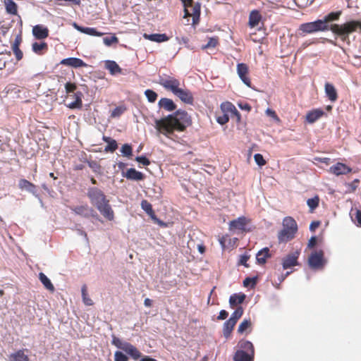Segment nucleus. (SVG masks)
<instances>
[{
	"label": "nucleus",
	"instance_id": "nucleus-1",
	"mask_svg": "<svg viewBox=\"0 0 361 361\" xmlns=\"http://www.w3.org/2000/svg\"><path fill=\"white\" fill-rule=\"evenodd\" d=\"M341 11L331 12L324 16L321 20L328 27V30H331L336 37L346 44H350V35L360 30L361 31V23L358 21H349L342 25L332 24L331 23L339 19Z\"/></svg>",
	"mask_w": 361,
	"mask_h": 361
},
{
	"label": "nucleus",
	"instance_id": "nucleus-41",
	"mask_svg": "<svg viewBox=\"0 0 361 361\" xmlns=\"http://www.w3.org/2000/svg\"><path fill=\"white\" fill-rule=\"evenodd\" d=\"M251 326V322L249 319H244L238 326V332L243 334Z\"/></svg>",
	"mask_w": 361,
	"mask_h": 361
},
{
	"label": "nucleus",
	"instance_id": "nucleus-13",
	"mask_svg": "<svg viewBox=\"0 0 361 361\" xmlns=\"http://www.w3.org/2000/svg\"><path fill=\"white\" fill-rule=\"evenodd\" d=\"M173 94L178 97L182 102L186 104H190L193 102V97L191 92L187 89H183L179 87Z\"/></svg>",
	"mask_w": 361,
	"mask_h": 361
},
{
	"label": "nucleus",
	"instance_id": "nucleus-2",
	"mask_svg": "<svg viewBox=\"0 0 361 361\" xmlns=\"http://www.w3.org/2000/svg\"><path fill=\"white\" fill-rule=\"evenodd\" d=\"M190 117L188 113L183 110H177L173 114L161 119L155 120L156 128L162 133L169 135L174 130L183 131L190 125Z\"/></svg>",
	"mask_w": 361,
	"mask_h": 361
},
{
	"label": "nucleus",
	"instance_id": "nucleus-19",
	"mask_svg": "<svg viewBox=\"0 0 361 361\" xmlns=\"http://www.w3.org/2000/svg\"><path fill=\"white\" fill-rule=\"evenodd\" d=\"M123 351L130 355L133 360H137L141 358V353L136 347L133 345L131 343H128L127 345L124 348Z\"/></svg>",
	"mask_w": 361,
	"mask_h": 361
},
{
	"label": "nucleus",
	"instance_id": "nucleus-20",
	"mask_svg": "<svg viewBox=\"0 0 361 361\" xmlns=\"http://www.w3.org/2000/svg\"><path fill=\"white\" fill-rule=\"evenodd\" d=\"M158 105L160 108H163L168 111H173L176 109V105L173 100L168 98H161L159 101Z\"/></svg>",
	"mask_w": 361,
	"mask_h": 361
},
{
	"label": "nucleus",
	"instance_id": "nucleus-10",
	"mask_svg": "<svg viewBox=\"0 0 361 361\" xmlns=\"http://www.w3.org/2000/svg\"><path fill=\"white\" fill-rule=\"evenodd\" d=\"M237 73L245 85L247 87L251 86L250 80L247 77V74L248 73V67L245 63H240L237 65Z\"/></svg>",
	"mask_w": 361,
	"mask_h": 361
},
{
	"label": "nucleus",
	"instance_id": "nucleus-16",
	"mask_svg": "<svg viewBox=\"0 0 361 361\" xmlns=\"http://www.w3.org/2000/svg\"><path fill=\"white\" fill-rule=\"evenodd\" d=\"M247 224V219L244 216L238 217V219L231 221L229 223L230 230H245V227Z\"/></svg>",
	"mask_w": 361,
	"mask_h": 361
},
{
	"label": "nucleus",
	"instance_id": "nucleus-3",
	"mask_svg": "<svg viewBox=\"0 0 361 361\" xmlns=\"http://www.w3.org/2000/svg\"><path fill=\"white\" fill-rule=\"evenodd\" d=\"M87 196L90 199L92 204L96 206L105 218L109 220L114 219V212L102 190L97 188H90L88 190Z\"/></svg>",
	"mask_w": 361,
	"mask_h": 361
},
{
	"label": "nucleus",
	"instance_id": "nucleus-48",
	"mask_svg": "<svg viewBox=\"0 0 361 361\" xmlns=\"http://www.w3.org/2000/svg\"><path fill=\"white\" fill-rule=\"evenodd\" d=\"M83 33L92 36H101L102 35V33L99 32L95 28L93 27H85Z\"/></svg>",
	"mask_w": 361,
	"mask_h": 361
},
{
	"label": "nucleus",
	"instance_id": "nucleus-6",
	"mask_svg": "<svg viewBox=\"0 0 361 361\" xmlns=\"http://www.w3.org/2000/svg\"><path fill=\"white\" fill-rule=\"evenodd\" d=\"M159 83L166 90H170L172 93L175 92L180 86V81L174 77L170 75L159 76Z\"/></svg>",
	"mask_w": 361,
	"mask_h": 361
},
{
	"label": "nucleus",
	"instance_id": "nucleus-7",
	"mask_svg": "<svg viewBox=\"0 0 361 361\" xmlns=\"http://www.w3.org/2000/svg\"><path fill=\"white\" fill-rule=\"evenodd\" d=\"M325 264L324 252L322 250L314 251L311 253L308 258V265L313 269L322 268Z\"/></svg>",
	"mask_w": 361,
	"mask_h": 361
},
{
	"label": "nucleus",
	"instance_id": "nucleus-45",
	"mask_svg": "<svg viewBox=\"0 0 361 361\" xmlns=\"http://www.w3.org/2000/svg\"><path fill=\"white\" fill-rule=\"evenodd\" d=\"M121 152L122 153L123 156L125 157H130L132 155V147L128 144H124L121 149Z\"/></svg>",
	"mask_w": 361,
	"mask_h": 361
},
{
	"label": "nucleus",
	"instance_id": "nucleus-39",
	"mask_svg": "<svg viewBox=\"0 0 361 361\" xmlns=\"http://www.w3.org/2000/svg\"><path fill=\"white\" fill-rule=\"evenodd\" d=\"M112 344L114 345L118 348L123 350L126 348V345H127L128 342L123 341L120 338L114 336L112 339Z\"/></svg>",
	"mask_w": 361,
	"mask_h": 361
},
{
	"label": "nucleus",
	"instance_id": "nucleus-29",
	"mask_svg": "<svg viewBox=\"0 0 361 361\" xmlns=\"http://www.w3.org/2000/svg\"><path fill=\"white\" fill-rule=\"evenodd\" d=\"M245 295L244 293L233 294L230 296L229 304L231 307H233L238 304H241L245 299Z\"/></svg>",
	"mask_w": 361,
	"mask_h": 361
},
{
	"label": "nucleus",
	"instance_id": "nucleus-54",
	"mask_svg": "<svg viewBox=\"0 0 361 361\" xmlns=\"http://www.w3.org/2000/svg\"><path fill=\"white\" fill-rule=\"evenodd\" d=\"M88 166L96 173L100 171V166L95 161H89Z\"/></svg>",
	"mask_w": 361,
	"mask_h": 361
},
{
	"label": "nucleus",
	"instance_id": "nucleus-4",
	"mask_svg": "<svg viewBox=\"0 0 361 361\" xmlns=\"http://www.w3.org/2000/svg\"><path fill=\"white\" fill-rule=\"evenodd\" d=\"M298 231V225L295 219L290 216L283 220V229L278 234L279 243L287 242L295 237Z\"/></svg>",
	"mask_w": 361,
	"mask_h": 361
},
{
	"label": "nucleus",
	"instance_id": "nucleus-56",
	"mask_svg": "<svg viewBox=\"0 0 361 361\" xmlns=\"http://www.w3.org/2000/svg\"><path fill=\"white\" fill-rule=\"evenodd\" d=\"M65 88L67 93H71L75 91L76 86L71 82H67L65 85Z\"/></svg>",
	"mask_w": 361,
	"mask_h": 361
},
{
	"label": "nucleus",
	"instance_id": "nucleus-27",
	"mask_svg": "<svg viewBox=\"0 0 361 361\" xmlns=\"http://www.w3.org/2000/svg\"><path fill=\"white\" fill-rule=\"evenodd\" d=\"M325 93L330 101L335 102L337 99V92L334 86L329 82L325 84Z\"/></svg>",
	"mask_w": 361,
	"mask_h": 361
},
{
	"label": "nucleus",
	"instance_id": "nucleus-9",
	"mask_svg": "<svg viewBox=\"0 0 361 361\" xmlns=\"http://www.w3.org/2000/svg\"><path fill=\"white\" fill-rule=\"evenodd\" d=\"M300 250H296L294 252L288 254L283 259V268L284 269H289L298 264V259L300 255Z\"/></svg>",
	"mask_w": 361,
	"mask_h": 361
},
{
	"label": "nucleus",
	"instance_id": "nucleus-21",
	"mask_svg": "<svg viewBox=\"0 0 361 361\" xmlns=\"http://www.w3.org/2000/svg\"><path fill=\"white\" fill-rule=\"evenodd\" d=\"M18 185L20 189L25 190L35 196H37L36 186L28 180L22 179L19 181Z\"/></svg>",
	"mask_w": 361,
	"mask_h": 361
},
{
	"label": "nucleus",
	"instance_id": "nucleus-34",
	"mask_svg": "<svg viewBox=\"0 0 361 361\" xmlns=\"http://www.w3.org/2000/svg\"><path fill=\"white\" fill-rule=\"evenodd\" d=\"M235 324L233 321L228 319L224 324L223 333L226 338H228L235 326Z\"/></svg>",
	"mask_w": 361,
	"mask_h": 361
},
{
	"label": "nucleus",
	"instance_id": "nucleus-47",
	"mask_svg": "<svg viewBox=\"0 0 361 361\" xmlns=\"http://www.w3.org/2000/svg\"><path fill=\"white\" fill-rule=\"evenodd\" d=\"M118 147L117 142L115 140H112L108 145L106 146L104 151L105 152H114Z\"/></svg>",
	"mask_w": 361,
	"mask_h": 361
},
{
	"label": "nucleus",
	"instance_id": "nucleus-44",
	"mask_svg": "<svg viewBox=\"0 0 361 361\" xmlns=\"http://www.w3.org/2000/svg\"><path fill=\"white\" fill-rule=\"evenodd\" d=\"M118 42V37L115 35L106 37L103 38V42L106 46H111L114 43H117Z\"/></svg>",
	"mask_w": 361,
	"mask_h": 361
},
{
	"label": "nucleus",
	"instance_id": "nucleus-8",
	"mask_svg": "<svg viewBox=\"0 0 361 361\" xmlns=\"http://www.w3.org/2000/svg\"><path fill=\"white\" fill-rule=\"evenodd\" d=\"M200 8V4L198 2L192 3L185 8V16H192L193 24H197L199 22Z\"/></svg>",
	"mask_w": 361,
	"mask_h": 361
},
{
	"label": "nucleus",
	"instance_id": "nucleus-63",
	"mask_svg": "<svg viewBox=\"0 0 361 361\" xmlns=\"http://www.w3.org/2000/svg\"><path fill=\"white\" fill-rule=\"evenodd\" d=\"M319 226V221H312L310 225V230L314 231V230Z\"/></svg>",
	"mask_w": 361,
	"mask_h": 361
},
{
	"label": "nucleus",
	"instance_id": "nucleus-24",
	"mask_svg": "<svg viewBox=\"0 0 361 361\" xmlns=\"http://www.w3.org/2000/svg\"><path fill=\"white\" fill-rule=\"evenodd\" d=\"M261 19L262 16L257 10L252 11L249 16V25L251 27L257 26Z\"/></svg>",
	"mask_w": 361,
	"mask_h": 361
},
{
	"label": "nucleus",
	"instance_id": "nucleus-26",
	"mask_svg": "<svg viewBox=\"0 0 361 361\" xmlns=\"http://www.w3.org/2000/svg\"><path fill=\"white\" fill-rule=\"evenodd\" d=\"M254 355H249L243 350H238L235 353L234 361H253Z\"/></svg>",
	"mask_w": 361,
	"mask_h": 361
},
{
	"label": "nucleus",
	"instance_id": "nucleus-35",
	"mask_svg": "<svg viewBox=\"0 0 361 361\" xmlns=\"http://www.w3.org/2000/svg\"><path fill=\"white\" fill-rule=\"evenodd\" d=\"M240 348L243 350H247L249 355H254L255 350L252 343L250 341H245L240 343Z\"/></svg>",
	"mask_w": 361,
	"mask_h": 361
},
{
	"label": "nucleus",
	"instance_id": "nucleus-61",
	"mask_svg": "<svg viewBox=\"0 0 361 361\" xmlns=\"http://www.w3.org/2000/svg\"><path fill=\"white\" fill-rule=\"evenodd\" d=\"M67 106L69 109H80L81 108V106H80V104H78V102H76L75 101L70 103Z\"/></svg>",
	"mask_w": 361,
	"mask_h": 361
},
{
	"label": "nucleus",
	"instance_id": "nucleus-51",
	"mask_svg": "<svg viewBox=\"0 0 361 361\" xmlns=\"http://www.w3.org/2000/svg\"><path fill=\"white\" fill-rule=\"evenodd\" d=\"M257 277H252V278L247 277L243 281V285L245 287H247L250 284H251L252 286H255V284L257 283Z\"/></svg>",
	"mask_w": 361,
	"mask_h": 361
},
{
	"label": "nucleus",
	"instance_id": "nucleus-18",
	"mask_svg": "<svg viewBox=\"0 0 361 361\" xmlns=\"http://www.w3.org/2000/svg\"><path fill=\"white\" fill-rule=\"evenodd\" d=\"M21 41H22L21 36L18 35V36H16L14 42L12 44V50L16 56L17 61L21 60L23 56V51L19 48Z\"/></svg>",
	"mask_w": 361,
	"mask_h": 361
},
{
	"label": "nucleus",
	"instance_id": "nucleus-43",
	"mask_svg": "<svg viewBox=\"0 0 361 361\" xmlns=\"http://www.w3.org/2000/svg\"><path fill=\"white\" fill-rule=\"evenodd\" d=\"M218 44V38L217 37H210L208 40V42L206 44L202 46V49H207L209 48L215 47Z\"/></svg>",
	"mask_w": 361,
	"mask_h": 361
},
{
	"label": "nucleus",
	"instance_id": "nucleus-37",
	"mask_svg": "<svg viewBox=\"0 0 361 361\" xmlns=\"http://www.w3.org/2000/svg\"><path fill=\"white\" fill-rule=\"evenodd\" d=\"M243 314V309L242 307H238L236 310L232 313L229 320L233 321L235 324H236L237 321L242 317Z\"/></svg>",
	"mask_w": 361,
	"mask_h": 361
},
{
	"label": "nucleus",
	"instance_id": "nucleus-31",
	"mask_svg": "<svg viewBox=\"0 0 361 361\" xmlns=\"http://www.w3.org/2000/svg\"><path fill=\"white\" fill-rule=\"evenodd\" d=\"M269 249L268 247H264L260 250L256 255V260L259 264H264L266 262V259L269 257Z\"/></svg>",
	"mask_w": 361,
	"mask_h": 361
},
{
	"label": "nucleus",
	"instance_id": "nucleus-28",
	"mask_svg": "<svg viewBox=\"0 0 361 361\" xmlns=\"http://www.w3.org/2000/svg\"><path fill=\"white\" fill-rule=\"evenodd\" d=\"M9 361H29L27 355L23 350H19L14 353L10 355Z\"/></svg>",
	"mask_w": 361,
	"mask_h": 361
},
{
	"label": "nucleus",
	"instance_id": "nucleus-15",
	"mask_svg": "<svg viewBox=\"0 0 361 361\" xmlns=\"http://www.w3.org/2000/svg\"><path fill=\"white\" fill-rule=\"evenodd\" d=\"M32 34L37 39H43L48 37L49 30L43 25H37L32 28Z\"/></svg>",
	"mask_w": 361,
	"mask_h": 361
},
{
	"label": "nucleus",
	"instance_id": "nucleus-53",
	"mask_svg": "<svg viewBox=\"0 0 361 361\" xmlns=\"http://www.w3.org/2000/svg\"><path fill=\"white\" fill-rule=\"evenodd\" d=\"M229 121V117L227 114H224L222 116H219L216 118V121L221 124L224 125L226 123Z\"/></svg>",
	"mask_w": 361,
	"mask_h": 361
},
{
	"label": "nucleus",
	"instance_id": "nucleus-11",
	"mask_svg": "<svg viewBox=\"0 0 361 361\" xmlns=\"http://www.w3.org/2000/svg\"><path fill=\"white\" fill-rule=\"evenodd\" d=\"M72 210L78 215L82 216L85 218L90 216L95 217L97 216V213L88 206L82 205L72 208Z\"/></svg>",
	"mask_w": 361,
	"mask_h": 361
},
{
	"label": "nucleus",
	"instance_id": "nucleus-32",
	"mask_svg": "<svg viewBox=\"0 0 361 361\" xmlns=\"http://www.w3.org/2000/svg\"><path fill=\"white\" fill-rule=\"evenodd\" d=\"M39 279L44 286L49 290L54 292L55 288L49 279L42 272L39 274Z\"/></svg>",
	"mask_w": 361,
	"mask_h": 361
},
{
	"label": "nucleus",
	"instance_id": "nucleus-55",
	"mask_svg": "<svg viewBox=\"0 0 361 361\" xmlns=\"http://www.w3.org/2000/svg\"><path fill=\"white\" fill-rule=\"evenodd\" d=\"M250 256L247 255H240V259H239V264L244 265L245 267H248V264H247V260L249 259Z\"/></svg>",
	"mask_w": 361,
	"mask_h": 361
},
{
	"label": "nucleus",
	"instance_id": "nucleus-36",
	"mask_svg": "<svg viewBox=\"0 0 361 361\" xmlns=\"http://www.w3.org/2000/svg\"><path fill=\"white\" fill-rule=\"evenodd\" d=\"M319 198L318 196H314L312 198H310L307 200V204L310 208L311 212H312L319 205Z\"/></svg>",
	"mask_w": 361,
	"mask_h": 361
},
{
	"label": "nucleus",
	"instance_id": "nucleus-50",
	"mask_svg": "<svg viewBox=\"0 0 361 361\" xmlns=\"http://www.w3.org/2000/svg\"><path fill=\"white\" fill-rule=\"evenodd\" d=\"M254 159H255L256 164L259 166H262L265 165V164H266V161H265L263 156L260 154H255L254 156Z\"/></svg>",
	"mask_w": 361,
	"mask_h": 361
},
{
	"label": "nucleus",
	"instance_id": "nucleus-52",
	"mask_svg": "<svg viewBox=\"0 0 361 361\" xmlns=\"http://www.w3.org/2000/svg\"><path fill=\"white\" fill-rule=\"evenodd\" d=\"M135 160L144 166H148L150 164L149 160L145 156L137 157Z\"/></svg>",
	"mask_w": 361,
	"mask_h": 361
},
{
	"label": "nucleus",
	"instance_id": "nucleus-17",
	"mask_svg": "<svg viewBox=\"0 0 361 361\" xmlns=\"http://www.w3.org/2000/svg\"><path fill=\"white\" fill-rule=\"evenodd\" d=\"M124 176L128 179L132 180H142L144 179V174L140 171H136L133 168H130L127 170Z\"/></svg>",
	"mask_w": 361,
	"mask_h": 361
},
{
	"label": "nucleus",
	"instance_id": "nucleus-57",
	"mask_svg": "<svg viewBox=\"0 0 361 361\" xmlns=\"http://www.w3.org/2000/svg\"><path fill=\"white\" fill-rule=\"evenodd\" d=\"M228 315V312L224 310H222L220 311L217 319L219 320H224L227 318Z\"/></svg>",
	"mask_w": 361,
	"mask_h": 361
},
{
	"label": "nucleus",
	"instance_id": "nucleus-25",
	"mask_svg": "<svg viewBox=\"0 0 361 361\" xmlns=\"http://www.w3.org/2000/svg\"><path fill=\"white\" fill-rule=\"evenodd\" d=\"M141 207L147 214L152 217V219L157 221L159 224H164L161 221L157 219L152 209V204L149 202H148L147 200H142L141 202Z\"/></svg>",
	"mask_w": 361,
	"mask_h": 361
},
{
	"label": "nucleus",
	"instance_id": "nucleus-59",
	"mask_svg": "<svg viewBox=\"0 0 361 361\" xmlns=\"http://www.w3.org/2000/svg\"><path fill=\"white\" fill-rule=\"evenodd\" d=\"M317 243V238L316 236H312L308 241L307 247L309 248L313 247Z\"/></svg>",
	"mask_w": 361,
	"mask_h": 361
},
{
	"label": "nucleus",
	"instance_id": "nucleus-58",
	"mask_svg": "<svg viewBox=\"0 0 361 361\" xmlns=\"http://www.w3.org/2000/svg\"><path fill=\"white\" fill-rule=\"evenodd\" d=\"M238 106L240 109L249 111L251 109L250 104L247 103L240 102L238 104Z\"/></svg>",
	"mask_w": 361,
	"mask_h": 361
},
{
	"label": "nucleus",
	"instance_id": "nucleus-62",
	"mask_svg": "<svg viewBox=\"0 0 361 361\" xmlns=\"http://www.w3.org/2000/svg\"><path fill=\"white\" fill-rule=\"evenodd\" d=\"M355 219L357 222V224L361 226V211L359 209L356 210Z\"/></svg>",
	"mask_w": 361,
	"mask_h": 361
},
{
	"label": "nucleus",
	"instance_id": "nucleus-33",
	"mask_svg": "<svg viewBox=\"0 0 361 361\" xmlns=\"http://www.w3.org/2000/svg\"><path fill=\"white\" fill-rule=\"evenodd\" d=\"M6 11L11 15L17 14V4L13 0H4Z\"/></svg>",
	"mask_w": 361,
	"mask_h": 361
},
{
	"label": "nucleus",
	"instance_id": "nucleus-12",
	"mask_svg": "<svg viewBox=\"0 0 361 361\" xmlns=\"http://www.w3.org/2000/svg\"><path fill=\"white\" fill-rule=\"evenodd\" d=\"M352 171V169L342 163H336L329 168V172L336 176L347 174Z\"/></svg>",
	"mask_w": 361,
	"mask_h": 361
},
{
	"label": "nucleus",
	"instance_id": "nucleus-38",
	"mask_svg": "<svg viewBox=\"0 0 361 361\" xmlns=\"http://www.w3.org/2000/svg\"><path fill=\"white\" fill-rule=\"evenodd\" d=\"M81 291H82V301H83L84 304L86 305H88V306L92 305H93V302L89 298V296H88V295L87 293V288H86L85 286H83L82 287Z\"/></svg>",
	"mask_w": 361,
	"mask_h": 361
},
{
	"label": "nucleus",
	"instance_id": "nucleus-46",
	"mask_svg": "<svg viewBox=\"0 0 361 361\" xmlns=\"http://www.w3.org/2000/svg\"><path fill=\"white\" fill-rule=\"evenodd\" d=\"M114 361H128V357L121 351H116L114 354Z\"/></svg>",
	"mask_w": 361,
	"mask_h": 361
},
{
	"label": "nucleus",
	"instance_id": "nucleus-64",
	"mask_svg": "<svg viewBox=\"0 0 361 361\" xmlns=\"http://www.w3.org/2000/svg\"><path fill=\"white\" fill-rule=\"evenodd\" d=\"M74 96L75 97V102H78V104H80V106L82 107V99H81V96H82V93L81 92H76Z\"/></svg>",
	"mask_w": 361,
	"mask_h": 361
},
{
	"label": "nucleus",
	"instance_id": "nucleus-5",
	"mask_svg": "<svg viewBox=\"0 0 361 361\" xmlns=\"http://www.w3.org/2000/svg\"><path fill=\"white\" fill-rule=\"evenodd\" d=\"M299 30L303 34H312L317 32L328 31V27L321 19H318L313 22L301 24Z\"/></svg>",
	"mask_w": 361,
	"mask_h": 361
},
{
	"label": "nucleus",
	"instance_id": "nucleus-14",
	"mask_svg": "<svg viewBox=\"0 0 361 361\" xmlns=\"http://www.w3.org/2000/svg\"><path fill=\"white\" fill-rule=\"evenodd\" d=\"M61 63L73 68L85 67L87 66L82 59L75 57L64 59L61 61Z\"/></svg>",
	"mask_w": 361,
	"mask_h": 361
},
{
	"label": "nucleus",
	"instance_id": "nucleus-40",
	"mask_svg": "<svg viewBox=\"0 0 361 361\" xmlns=\"http://www.w3.org/2000/svg\"><path fill=\"white\" fill-rule=\"evenodd\" d=\"M145 94L149 102H154L157 99V94L152 90H147L145 91Z\"/></svg>",
	"mask_w": 361,
	"mask_h": 361
},
{
	"label": "nucleus",
	"instance_id": "nucleus-23",
	"mask_svg": "<svg viewBox=\"0 0 361 361\" xmlns=\"http://www.w3.org/2000/svg\"><path fill=\"white\" fill-rule=\"evenodd\" d=\"M324 112L319 109L312 110L307 114L306 121L309 123H313L319 118H320L324 115Z\"/></svg>",
	"mask_w": 361,
	"mask_h": 361
},
{
	"label": "nucleus",
	"instance_id": "nucleus-22",
	"mask_svg": "<svg viewBox=\"0 0 361 361\" xmlns=\"http://www.w3.org/2000/svg\"><path fill=\"white\" fill-rule=\"evenodd\" d=\"M143 37L156 42H163L169 40V37L166 34H146L143 35Z\"/></svg>",
	"mask_w": 361,
	"mask_h": 361
},
{
	"label": "nucleus",
	"instance_id": "nucleus-30",
	"mask_svg": "<svg viewBox=\"0 0 361 361\" xmlns=\"http://www.w3.org/2000/svg\"><path fill=\"white\" fill-rule=\"evenodd\" d=\"M105 67L111 75H116L121 72V68L114 61H106L105 62Z\"/></svg>",
	"mask_w": 361,
	"mask_h": 361
},
{
	"label": "nucleus",
	"instance_id": "nucleus-42",
	"mask_svg": "<svg viewBox=\"0 0 361 361\" xmlns=\"http://www.w3.org/2000/svg\"><path fill=\"white\" fill-rule=\"evenodd\" d=\"M47 47V44L45 42L37 43L35 42L32 45V51L36 54H40V51Z\"/></svg>",
	"mask_w": 361,
	"mask_h": 361
},
{
	"label": "nucleus",
	"instance_id": "nucleus-49",
	"mask_svg": "<svg viewBox=\"0 0 361 361\" xmlns=\"http://www.w3.org/2000/svg\"><path fill=\"white\" fill-rule=\"evenodd\" d=\"M221 107L223 111L226 110V111H231V112L237 111L235 106L233 105L230 102H225V103L221 104Z\"/></svg>",
	"mask_w": 361,
	"mask_h": 361
},
{
	"label": "nucleus",
	"instance_id": "nucleus-60",
	"mask_svg": "<svg viewBox=\"0 0 361 361\" xmlns=\"http://www.w3.org/2000/svg\"><path fill=\"white\" fill-rule=\"evenodd\" d=\"M123 112V109L120 107L116 108L111 113L113 117L119 116Z\"/></svg>",
	"mask_w": 361,
	"mask_h": 361
}]
</instances>
